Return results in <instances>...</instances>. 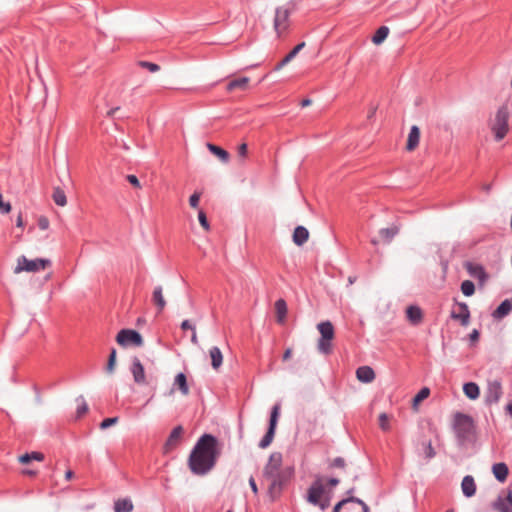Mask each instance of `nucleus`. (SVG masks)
Masks as SVG:
<instances>
[{
  "label": "nucleus",
  "mask_w": 512,
  "mask_h": 512,
  "mask_svg": "<svg viewBox=\"0 0 512 512\" xmlns=\"http://www.w3.org/2000/svg\"><path fill=\"white\" fill-rule=\"evenodd\" d=\"M461 292L466 297H470L475 293V284L471 280H464L461 283Z\"/></svg>",
  "instance_id": "obj_35"
},
{
  "label": "nucleus",
  "mask_w": 512,
  "mask_h": 512,
  "mask_svg": "<svg viewBox=\"0 0 512 512\" xmlns=\"http://www.w3.org/2000/svg\"><path fill=\"white\" fill-rule=\"evenodd\" d=\"M328 483L330 486L334 487V486H337L339 484V480L337 478H331L328 480Z\"/></svg>",
  "instance_id": "obj_61"
},
{
  "label": "nucleus",
  "mask_w": 512,
  "mask_h": 512,
  "mask_svg": "<svg viewBox=\"0 0 512 512\" xmlns=\"http://www.w3.org/2000/svg\"><path fill=\"white\" fill-rule=\"evenodd\" d=\"M116 355H117L116 349L115 348H111L110 354H109V357H108V361H107V365H106V371L107 372H112L113 371L115 363H116Z\"/></svg>",
  "instance_id": "obj_37"
},
{
  "label": "nucleus",
  "mask_w": 512,
  "mask_h": 512,
  "mask_svg": "<svg viewBox=\"0 0 512 512\" xmlns=\"http://www.w3.org/2000/svg\"><path fill=\"white\" fill-rule=\"evenodd\" d=\"M389 28L387 26H380L374 33V35L372 36V42L375 44V45H380L382 44L386 38L388 37L389 35Z\"/></svg>",
  "instance_id": "obj_32"
},
{
  "label": "nucleus",
  "mask_w": 512,
  "mask_h": 512,
  "mask_svg": "<svg viewBox=\"0 0 512 512\" xmlns=\"http://www.w3.org/2000/svg\"><path fill=\"white\" fill-rule=\"evenodd\" d=\"M248 153V145L246 143H242L238 146V155L240 157H246Z\"/></svg>",
  "instance_id": "obj_51"
},
{
  "label": "nucleus",
  "mask_w": 512,
  "mask_h": 512,
  "mask_svg": "<svg viewBox=\"0 0 512 512\" xmlns=\"http://www.w3.org/2000/svg\"><path fill=\"white\" fill-rule=\"evenodd\" d=\"M162 291V286L158 285L154 288L152 293V302L157 307L158 312H162L166 306V301Z\"/></svg>",
  "instance_id": "obj_26"
},
{
  "label": "nucleus",
  "mask_w": 512,
  "mask_h": 512,
  "mask_svg": "<svg viewBox=\"0 0 512 512\" xmlns=\"http://www.w3.org/2000/svg\"><path fill=\"white\" fill-rule=\"evenodd\" d=\"M309 239V231L304 226H297L295 227L292 235V240L295 245L302 246L305 244Z\"/></svg>",
  "instance_id": "obj_22"
},
{
  "label": "nucleus",
  "mask_w": 512,
  "mask_h": 512,
  "mask_svg": "<svg viewBox=\"0 0 512 512\" xmlns=\"http://www.w3.org/2000/svg\"><path fill=\"white\" fill-rule=\"evenodd\" d=\"M279 414H280V405L276 404L273 406L272 411H271L268 431L259 443V446L261 448L268 447L271 444V442L273 441Z\"/></svg>",
  "instance_id": "obj_10"
},
{
  "label": "nucleus",
  "mask_w": 512,
  "mask_h": 512,
  "mask_svg": "<svg viewBox=\"0 0 512 512\" xmlns=\"http://www.w3.org/2000/svg\"><path fill=\"white\" fill-rule=\"evenodd\" d=\"M217 459L216 439L212 435H203L195 445L189 457V467L194 474L203 475L210 471Z\"/></svg>",
  "instance_id": "obj_1"
},
{
  "label": "nucleus",
  "mask_w": 512,
  "mask_h": 512,
  "mask_svg": "<svg viewBox=\"0 0 512 512\" xmlns=\"http://www.w3.org/2000/svg\"><path fill=\"white\" fill-rule=\"evenodd\" d=\"M249 82H250V78L247 76H242V77H239L236 79H232L227 83L226 91L232 92L236 89L245 91L248 89Z\"/></svg>",
  "instance_id": "obj_19"
},
{
  "label": "nucleus",
  "mask_w": 512,
  "mask_h": 512,
  "mask_svg": "<svg viewBox=\"0 0 512 512\" xmlns=\"http://www.w3.org/2000/svg\"><path fill=\"white\" fill-rule=\"evenodd\" d=\"M88 411V406L84 401H79L76 411V418L79 419Z\"/></svg>",
  "instance_id": "obj_43"
},
{
  "label": "nucleus",
  "mask_w": 512,
  "mask_h": 512,
  "mask_svg": "<svg viewBox=\"0 0 512 512\" xmlns=\"http://www.w3.org/2000/svg\"><path fill=\"white\" fill-rule=\"evenodd\" d=\"M53 200L58 206H65L67 198L64 191L60 188H55L53 191Z\"/></svg>",
  "instance_id": "obj_34"
},
{
  "label": "nucleus",
  "mask_w": 512,
  "mask_h": 512,
  "mask_svg": "<svg viewBox=\"0 0 512 512\" xmlns=\"http://www.w3.org/2000/svg\"><path fill=\"white\" fill-rule=\"evenodd\" d=\"M399 228L398 226H391L387 228H382L379 230V236L385 243H390L393 238L398 234Z\"/></svg>",
  "instance_id": "obj_30"
},
{
  "label": "nucleus",
  "mask_w": 512,
  "mask_h": 512,
  "mask_svg": "<svg viewBox=\"0 0 512 512\" xmlns=\"http://www.w3.org/2000/svg\"><path fill=\"white\" fill-rule=\"evenodd\" d=\"M173 384H187V376L183 372H179L175 378Z\"/></svg>",
  "instance_id": "obj_47"
},
{
  "label": "nucleus",
  "mask_w": 512,
  "mask_h": 512,
  "mask_svg": "<svg viewBox=\"0 0 512 512\" xmlns=\"http://www.w3.org/2000/svg\"><path fill=\"white\" fill-rule=\"evenodd\" d=\"M119 109H120L119 107L112 108V109H110V110L107 112V115H108V116H113V115H114V113H115L116 111H118Z\"/></svg>",
  "instance_id": "obj_64"
},
{
  "label": "nucleus",
  "mask_w": 512,
  "mask_h": 512,
  "mask_svg": "<svg viewBox=\"0 0 512 512\" xmlns=\"http://www.w3.org/2000/svg\"><path fill=\"white\" fill-rule=\"evenodd\" d=\"M138 65L142 68H145L147 70H149L150 72L154 73V72H157L160 70V66L156 63H153V62H149V61H145V60H141L138 62Z\"/></svg>",
  "instance_id": "obj_40"
},
{
  "label": "nucleus",
  "mask_w": 512,
  "mask_h": 512,
  "mask_svg": "<svg viewBox=\"0 0 512 512\" xmlns=\"http://www.w3.org/2000/svg\"><path fill=\"white\" fill-rule=\"evenodd\" d=\"M509 117L510 112L508 106L506 104L501 105L496 111L494 120L489 125L495 141H501L508 134Z\"/></svg>",
  "instance_id": "obj_3"
},
{
  "label": "nucleus",
  "mask_w": 512,
  "mask_h": 512,
  "mask_svg": "<svg viewBox=\"0 0 512 512\" xmlns=\"http://www.w3.org/2000/svg\"><path fill=\"white\" fill-rule=\"evenodd\" d=\"M207 149L211 154H213L215 157H217L221 162L228 163L230 160V154L228 151L223 149L222 147L208 142L206 144Z\"/></svg>",
  "instance_id": "obj_23"
},
{
  "label": "nucleus",
  "mask_w": 512,
  "mask_h": 512,
  "mask_svg": "<svg viewBox=\"0 0 512 512\" xmlns=\"http://www.w3.org/2000/svg\"><path fill=\"white\" fill-rule=\"evenodd\" d=\"M492 507L499 512H512V491H508L505 497L498 496Z\"/></svg>",
  "instance_id": "obj_14"
},
{
  "label": "nucleus",
  "mask_w": 512,
  "mask_h": 512,
  "mask_svg": "<svg viewBox=\"0 0 512 512\" xmlns=\"http://www.w3.org/2000/svg\"><path fill=\"white\" fill-rule=\"evenodd\" d=\"M345 465V461L343 458H336L332 462L333 467L343 468Z\"/></svg>",
  "instance_id": "obj_55"
},
{
  "label": "nucleus",
  "mask_w": 512,
  "mask_h": 512,
  "mask_svg": "<svg viewBox=\"0 0 512 512\" xmlns=\"http://www.w3.org/2000/svg\"><path fill=\"white\" fill-rule=\"evenodd\" d=\"M305 47V42L297 44L281 61H279L273 68V71L281 70L287 65L296 55Z\"/></svg>",
  "instance_id": "obj_20"
},
{
  "label": "nucleus",
  "mask_w": 512,
  "mask_h": 512,
  "mask_svg": "<svg viewBox=\"0 0 512 512\" xmlns=\"http://www.w3.org/2000/svg\"><path fill=\"white\" fill-rule=\"evenodd\" d=\"M290 11L284 7H278L275 11L274 17V29L278 35L281 33V29L285 30L287 28V22L289 19Z\"/></svg>",
  "instance_id": "obj_13"
},
{
  "label": "nucleus",
  "mask_w": 512,
  "mask_h": 512,
  "mask_svg": "<svg viewBox=\"0 0 512 512\" xmlns=\"http://www.w3.org/2000/svg\"><path fill=\"white\" fill-rule=\"evenodd\" d=\"M430 389L424 386L412 399V408L417 411L420 404L429 397Z\"/></svg>",
  "instance_id": "obj_31"
},
{
  "label": "nucleus",
  "mask_w": 512,
  "mask_h": 512,
  "mask_svg": "<svg viewBox=\"0 0 512 512\" xmlns=\"http://www.w3.org/2000/svg\"><path fill=\"white\" fill-rule=\"evenodd\" d=\"M127 181L135 188H141L140 181L136 175L129 174L126 176Z\"/></svg>",
  "instance_id": "obj_46"
},
{
  "label": "nucleus",
  "mask_w": 512,
  "mask_h": 512,
  "mask_svg": "<svg viewBox=\"0 0 512 512\" xmlns=\"http://www.w3.org/2000/svg\"><path fill=\"white\" fill-rule=\"evenodd\" d=\"M118 422V417L107 418L100 424L101 429H106Z\"/></svg>",
  "instance_id": "obj_45"
},
{
  "label": "nucleus",
  "mask_w": 512,
  "mask_h": 512,
  "mask_svg": "<svg viewBox=\"0 0 512 512\" xmlns=\"http://www.w3.org/2000/svg\"><path fill=\"white\" fill-rule=\"evenodd\" d=\"M291 354H292V349L287 348L283 353V357H282L283 361H287L291 357Z\"/></svg>",
  "instance_id": "obj_58"
},
{
  "label": "nucleus",
  "mask_w": 512,
  "mask_h": 512,
  "mask_svg": "<svg viewBox=\"0 0 512 512\" xmlns=\"http://www.w3.org/2000/svg\"><path fill=\"white\" fill-rule=\"evenodd\" d=\"M180 327L183 331H186V330L194 331L195 330V326L192 325V323L188 319L183 320Z\"/></svg>",
  "instance_id": "obj_50"
},
{
  "label": "nucleus",
  "mask_w": 512,
  "mask_h": 512,
  "mask_svg": "<svg viewBox=\"0 0 512 512\" xmlns=\"http://www.w3.org/2000/svg\"><path fill=\"white\" fill-rule=\"evenodd\" d=\"M420 134V128L417 125L411 126L408 134V139L406 142L407 151H414L418 147L420 141Z\"/></svg>",
  "instance_id": "obj_17"
},
{
  "label": "nucleus",
  "mask_w": 512,
  "mask_h": 512,
  "mask_svg": "<svg viewBox=\"0 0 512 512\" xmlns=\"http://www.w3.org/2000/svg\"><path fill=\"white\" fill-rule=\"evenodd\" d=\"M463 389L470 399H476L479 396V386H463Z\"/></svg>",
  "instance_id": "obj_39"
},
{
  "label": "nucleus",
  "mask_w": 512,
  "mask_h": 512,
  "mask_svg": "<svg viewBox=\"0 0 512 512\" xmlns=\"http://www.w3.org/2000/svg\"><path fill=\"white\" fill-rule=\"evenodd\" d=\"M276 320L279 324H284L288 312L287 303L283 298L275 302Z\"/></svg>",
  "instance_id": "obj_24"
},
{
  "label": "nucleus",
  "mask_w": 512,
  "mask_h": 512,
  "mask_svg": "<svg viewBox=\"0 0 512 512\" xmlns=\"http://www.w3.org/2000/svg\"><path fill=\"white\" fill-rule=\"evenodd\" d=\"M467 269L471 274L477 275L480 279L486 276L485 270L481 265L473 266L471 263H468Z\"/></svg>",
  "instance_id": "obj_36"
},
{
  "label": "nucleus",
  "mask_w": 512,
  "mask_h": 512,
  "mask_svg": "<svg viewBox=\"0 0 512 512\" xmlns=\"http://www.w3.org/2000/svg\"><path fill=\"white\" fill-rule=\"evenodd\" d=\"M116 341L120 346L123 347H139L143 344V337L137 330L121 329L116 336Z\"/></svg>",
  "instance_id": "obj_7"
},
{
  "label": "nucleus",
  "mask_w": 512,
  "mask_h": 512,
  "mask_svg": "<svg viewBox=\"0 0 512 512\" xmlns=\"http://www.w3.org/2000/svg\"><path fill=\"white\" fill-rule=\"evenodd\" d=\"M198 220H199L200 225L206 231H208L210 229L209 221L207 219L206 213L203 210H199V212H198Z\"/></svg>",
  "instance_id": "obj_41"
},
{
  "label": "nucleus",
  "mask_w": 512,
  "mask_h": 512,
  "mask_svg": "<svg viewBox=\"0 0 512 512\" xmlns=\"http://www.w3.org/2000/svg\"><path fill=\"white\" fill-rule=\"evenodd\" d=\"M379 426L383 431L390 430V418L386 413H381L379 415Z\"/></svg>",
  "instance_id": "obj_38"
},
{
  "label": "nucleus",
  "mask_w": 512,
  "mask_h": 512,
  "mask_svg": "<svg viewBox=\"0 0 512 512\" xmlns=\"http://www.w3.org/2000/svg\"><path fill=\"white\" fill-rule=\"evenodd\" d=\"M130 371L133 375L134 381L137 384H141L145 382V370L142 365L140 359L138 357H133L132 363L130 366Z\"/></svg>",
  "instance_id": "obj_15"
},
{
  "label": "nucleus",
  "mask_w": 512,
  "mask_h": 512,
  "mask_svg": "<svg viewBox=\"0 0 512 512\" xmlns=\"http://www.w3.org/2000/svg\"><path fill=\"white\" fill-rule=\"evenodd\" d=\"M512 311V298H507L503 300L497 308L492 312V317L494 319H503L507 315H509Z\"/></svg>",
  "instance_id": "obj_16"
},
{
  "label": "nucleus",
  "mask_w": 512,
  "mask_h": 512,
  "mask_svg": "<svg viewBox=\"0 0 512 512\" xmlns=\"http://www.w3.org/2000/svg\"><path fill=\"white\" fill-rule=\"evenodd\" d=\"M406 317L411 324L417 325L423 319V312L419 306L409 305L406 308Z\"/></svg>",
  "instance_id": "obj_21"
},
{
  "label": "nucleus",
  "mask_w": 512,
  "mask_h": 512,
  "mask_svg": "<svg viewBox=\"0 0 512 512\" xmlns=\"http://www.w3.org/2000/svg\"><path fill=\"white\" fill-rule=\"evenodd\" d=\"M48 265H50V260L48 259L36 258L30 260L22 255L17 259V266L14 271L15 273H20L22 271L38 272L40 270H44Z\"/></svg>",
  "instance_id": "obj_6"
},
{
  "label": "nucleus",
  "mask_w": 512,
  "mask_h": 512,
  "mask_svg": "<svg viewBox=\"0 0 512 512\" xmlns=\"http://www.w3.org/2000/svg\"><path fill=\"white\" fill-rule=\"evenodd\" d=\"M482 189L484 192H486L487 194L491 192L492 190V184L491 183H488V184H484L482 186Z\"/></svg>",
  "instance_id": "obj_60"
},
{
  "label": "nucleus",
  "mask_w": 512,
  "mask_h": 512,
  "mask_svg": "<svg viewBox=\"0 0 512 512\" xmlns=\"http://www.w3.org/2000/svg\"><path fill=\"white\" fill-rule=\"evenodd\" d=\"M492 472L498 481L504 482L507 479L509 470L505 463H496L492 467Z\"/></svg>",
  "instance_id": "obj_29"
},
{
  "label": "nucleus",
  "mask_w": 512,
  "mask_h": 512,
  "mask_svg": "<svg viewBox=\"0 0 512 512\" xmlns=\"http://www.w3.org/2000/svg\"><path fill=\"white\" fill-rule=\"evenodd\" d=\"M348 502H351L350 497H349V498H347V499H343V500H341L340 502H338V503L335 505V507H334V509H333V512H340V509H341V508H342L346 503H348Z\"/></svg>",
  "instance_id": "obj_54"
},
{
  "label": "nucleus",
  "mask_w": 512,
  "mask_h": 512,
  "mask_svg": "<svg viewBox=\"0 0 512 512\" xmlns=\"http://www.w3.org/2000/svg\"><path fill=\"white\" fill-rule=\"evenodd\" d=\"M184 428L181 425L176 426L168 436L164 446L163 453L168 454L174 450L181 442Z\"/></svg>",
  "instance_id": "obj_11"
},
{
  "label": "nucleus",
  "mask_w": 512,
  "mask_h": 512,
  "mask_svg": "<svg viewBox=\"0 0 512 512\" xmlns=\"http://www.w3.org/2000/svg\"><path fill=\"white\" fill-rule=\"evenodd\" d=\"M376 113V107H371L369 113H368V118H372Z\"/></svg>",
  "instance_id": "obj_63"
},
{
  "label": "nucleus",
  "mask_w": 512,
  "mask_h": 512,
  "mask_svg": "<svg viewBox=\"0 0 512 512\" xmlns=\"http://www.w3.org/2000/svg\"><path fill=\"white\" fill-rule=\"evenodd\" d=\"M356 378L359 382L370 383L375 378V372L370 366H360L356 370Z\"/></svg>",
  "instance_id": "obj_18"
},
{
  "label": "nucleus",
  "mask_w": 512,
  "mask_h": 512,
  "mask_svg": "<svg viewBox=\"0 0 512 512\" xmlns=\"http://www.w3.org/2000/svg\"><path fill=\"white\" fill-rule=\"evenodd\" d=\"M454 305L450 313V317L460 323L461 326H468L471 318V313L468 305L465 302H459L456 298L453 299Z\"/></svg>",
  "instance_id": "obj_8"
},
{
  "label": "nucleus",
  "mask_w": 512,
  "mask_h": 512,
  "mask_svg": "<svg viewBox=\"0 0 512 512\" xmlns=\"http://www.w3.org/2000/svg\"><path fill=\"white\" fill-rule=\"evenodd\" d=\"M201 198V192L195 191L189 198V205L192 208H198L199 201Z\"/></svg>",
  "instance_id": "obj_42"
},
{
  "label": "nucleus",
  "mask_w": 512,
  "mask_h": 512,
  "mask_svg": "<svg viewBox=\"0 0 512 512\" xmlns=\"http://www.w3.org/2000/svg\"><path fill=\"white\" fill-rule=\"evenodd\" d=\"M189 395V386H171L164 393L165 402L168 405H177L183 402Z\"/></svg>",
  "instance_id": "obj_9"
},
{
  "label": "nucleus",
  "mask_w": 512,
  "mask_h": 512,
  "mask_svg": "<svg viewBox=\"0 0 512 512\" xmlns=\"http://www.w3.org/2000/svg\"><path fill=\"white\" fill-rule=\"evenodd\" d=\"M12 209V206L9 202H4L3 201V196L2 194L0 193V212L2 214H7L11 211Z\"/></svg>",
  "instance_id": "obj_44"
},
{
  "label": "nucleus",
  "mask_w": 512,
  "mask_h": 512,
  "mask_svg": "<svg viewBox=\"0 0 512 512\" xmlns=\"http://www.w3.org/2000/svg\"><path fill=\"white\" fill-rule=\"evenodd\" d=\"M209 355L211 358V366L213 369L217 370L223 362V354L219 347L213 346L209 350Z\"/></svg>",
  "instance_id": "obj_28"
},
{
  "label": "nucleus",
  "mask_w": 512,
  "mask_h": 512,
  "mask_svg": "<svg viewBox=\"0 0 512 512\" xmlns=\"http://www.w3.org/2000/svg\"><path fill=\"white\" fill-rule=\"evenodd\" d=\"M290 475V469H282V455L272 453L263 471L264 478L269 481L268 493L272 498L280 493L283 483Z\"/></svg>",
  "instance_id": "obj_2"
},
{
  "label": "nucleus",
  "mask_w": 512,
  "mask_h": 512,
  "mask_svg": "<svg viewBox=\"0 0 512 512\" xmlns=\"http://www.w3.org/2000/svg\"><path fill=\"white\" fill-rule=\"evenodd\" d=\"M315 505H316V506H319V507H320V509L324 511V510H326V509L329 507V505H330V501H329V499L327 498V499H325V500H323V501H322V500H320V501H319V504H315Z\"/></svg>",
  "instance_id": "obj_56"
},
{
  "label": "nucleus",
  "mask_w": 512,
  "mask_h": 512,
  "mask_svg": "<svg viewBox=\"0 0 512 512\" xmlns=\"http://www.w3.org/2000/svg\"><path fill=\"white\" fill-rule=\"evenodd\" d=\"M24 223H23V219H22V215L19 214L18 217H17V220H16V226L17 227H23Z\"/></svg>",
  "instance_id": "obj_62"
},
{
  "label": "nucleus",
  "mask_w": 512,
  "mask_h": 512,
  "mask_svg": "<svg viewBox=\"0 0 512 512\" xmlns=\"http://www.w3.org/2000/svg\"><path fill=\"white\" fill-rule=\"evenodd\" d=\"M38 227L41 230H47L49 228V220L48 218L42 216L38 219Z\"/></svg>",
  "instance_id": "obj_48"
},
{
  "label": "nucleus",
  "mask_w": 512,
  "mask_h": 512,
  "mask_svg": "<svg viewBox=\"0 0 512 512\" xmlns=\"http://www.w3.org/2000/svg\"><path fill=\"white\" fill-rule=\"evenodd\" d=\"M425 454L427 458H433L435 456L434 448L430 442L425 446Z\"/></svg>",
  "instance_id": "obj_52"
},
{
  "label": "nucleus",
  "mask_w": 512,
  "mask_h": 512,
  "mask_svg": "<svg viewBox=\"0 0 512 512\" xmlns=\"http://www.w3.org/2000/svg\"><path fill=\"white\" fill-rule=\"evenodd\" d=\"M312 103V100L310 98H304L301 100L300 105L301 107H307Z\"/></svg>",
  "instance_id": "obj_59"
},
{
  "label": "nucleus",
  "mask_w": 512,
  "mask_h": 512,
  "mask_svg": "<svg viewBox=\"0 0 512 512\" xmlns=\"http://www.w3.org/2000/svg\"><path fill=\"white\" fill-rule=\"evenodd\" d=\"M351 502H355L362 506L363 512H370L369 507L359 498L350 497Z\"/></svg>",
  "instance_id": "obj_53"
},
{
  "label": "nucleus",
  "mask_w": 512,
  "mask_h": 512,
  "mask_svg": "<svg viewBox=\"0 0 512 512\" xmlns=\"http://www.w3.org/2000/svg\"><path fill=\"white\" fill-rule=\"evenodd\" d=\"M325 493V487L321 478H318L308 489L307 500L311 504H319L322 496Z\"/></svg>",
  "instance_id": "obj_12"
},
{
  "label": "nucleus",
  "mask_w": 512,
  "mask_h": 512,
  "mask_svg": "<svg viewBox=\"0 0 512 512\" xmlns=\"http://www.w3.org/2000/svg\"><path fill=\"white\" fill-rule=\"evenodd\" d=\"M45 458L44 454L41 452H31L23 454L19 457V462L22 464H29L32 460L43 461Z\"/></svg>",
  "instance_id": "obj_33"
},
{
  "label": "nucleus",
  "mask_w": 512,
  "mask_h": 512,
  "mask_svg": "<svg viewBox=\"0 0 512 512\" xmlns=\"http://www.w3.org/2000/svg\"><path fill=\"white\" fill-rule=\"evenodd\" d=\"M462 492L466 497L474 496L476 492V484L474 478L470 475H467L463 478L461 483Z\"/></svg>",
  "instance_id": "obj_25"
},
{
  "label": "nucleus",
  "mask_w": 512,
  "mask_h": 512,
  "mask_svg": "<svg viewBox=\"0 0 512 512\" xmlns=\"http://www.w3.org/2000/svg\"><path fill=\"white\" fill-rule=\"evenodd\" d=\"M249 485H250V487H251V489H252L253 493H254L255 495H257V494H258V487H257V484H256L255 479H254L253 477H250V479H249Z\"/></svg>",
  "instance_id": "obj_57"
},
{
  "label": "nucleus",
  "mask_w": 512,
  "mask_h": 512,
  "mask_svg": "<svg viewBox=\"0 0 512 512\" xmlns=\"http://www.w3.org/2000/svg\"><path fill=\"white\" fill-rule=\"evenodd\" d=\"M317 329L320 333L318 340V349L324 354L332 353V340L335 336L334 326L331 321H322L317 325Z\"/></svg>",
  "instance_id": "obj_4"
},
{
  "label": "nucleus",
  "mask_w": 512,
  "mask_h": 512,
  "mask_svg": "<svg viewBox=\"0 0 512 512\" xmlns=\"http://www.w3.org/2000/svg\"><path fill=\"white\" fill-rule=\"evenodd\" d=\"M468 336H469L470 343L474 344V343L478 342V340L480 338V332L477 329H473Z\"/></svg>",
  "instance_id": "obj_49"
},
{
  "label": "nucleus",
  "mask_w": 512,
  "mask_h": 512,
  "mask_svg": "<svg viewBox=\"0 0 512 512\" xmlns=\"http://www.w3.org/2000/svg\"><path fill=\"white\" fill-rule=\"evenodd\" d=\"M113 509L114 512H132L134 505L130 498H120L114 502Z\"/></svg>",
  "instance_id": "obj_27"
},
{
  "label": "nucleus",
  "mask_w": 512,
  "mask_h": 512,
  "mask_svg": "<svg viewBox=\"0 0 512 512\" xmlns=\"http://www.w3.org/2000/svg\"><path fill=\"white\" fill-rule=\"evenodd\" d=\"M453 428L458 438L466 440L475 432L474 420L469 415L458 412L454 415Z\"/></svg>",
  "instance_id": "obj_5"
}]
</instances>
